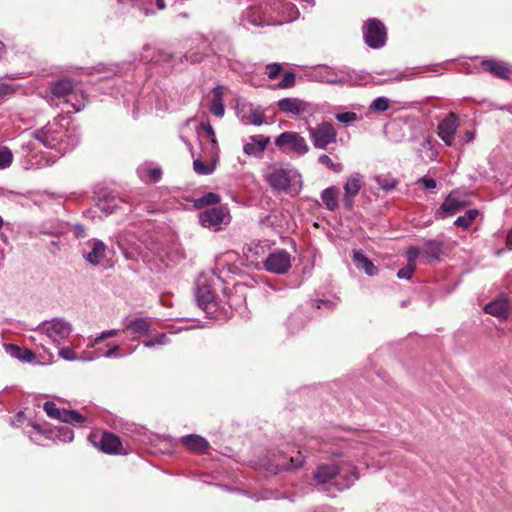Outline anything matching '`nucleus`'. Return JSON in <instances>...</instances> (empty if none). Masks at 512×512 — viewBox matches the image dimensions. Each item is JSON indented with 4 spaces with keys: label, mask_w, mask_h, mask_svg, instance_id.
I'll use <instances>...</instances> for the list:
<instances>
[{
    "label": "nucleus",
    "mask_w": 512,
    "mask_h": 512,
    "mask_svg": "<svg viewBox=\"0 0 512 512\" xmlns=\"http://www.w3.org/2000/svg\"><path fill=\"white\" fill-rule=\"evenodd\" d=\"M63 104L71 107V109L67 108L65 111L67 113L71 112H79L85 107V97L83 94L73 93L63 100Z\"/></svg>",
    "instance_id": "39"
},
{
    "label": "nucleus",
    "mask_w": 512,
    "mask_h": 512,
    "mask_svg": "<svg viewBox=\"0 0 512 512\" xmlns=\"http://www.w3.org/2000/svg\"><path fill=\"white\" fill-rule=\"evenodd\" d=\"M443 243L437 240H426L423 246V255L429 259H439Z\"/></svg>",
    "instance_id": "38"
},
{
    "label": "nucleus",
    "mask_w": 512,
    "mask_h": 512,
    "mask_svg": "<svg viewBox=\"0 0 512 512\" xmlns=\"http://www.w3.org/2000/svg\"><path fill=\"white\" fill-rule=\"evenodd\" d=\"M25 414L20 411L16 414V416L11 420V425L18 427L24 422Z\"/></svg>",
    "instance_id": "60"
},
{
    "label": "nucleus",
    "mask_w": 512,
    "mask_h": 512,
    "mask_svg": "<svg viewBox=\"0 0 512 512\" xmlns=\"http://www.w3.org/2000/svg\"><path fill=\"white\" fill-rule=\"evenodd\" d=\"M30 440L38 445H45V440L71 442L74 439V432L68 426H56L50 429L43 428L40 424H32L31 430L27 432Z\"/></svg>",
    "instance_id": "7"
},
{
    "label": "nucleus",
    "mask_w": 512,
    "mask_h": 512,
    "mask_svg": "<svg viewBox=\"0 0 512 512\" xmlns=\"http://www.w3.org/2000/svg\"><path fill=\"white\" fill-rule=\"evenodd\" d=\"M282 72V66L279 63H272L266 66L265 73L269 79H276Z\"/></svg>",
    "instance_id": "52"
},
{
    "label": "nucleus",
    "mask_w": 512,
    "mask_h": 512,
    "mask_svg": "<svg viewBox=\"0 0 512 512\" xmlns=\"http://www.w3.org/2000/svg\"><path fill=\"white\" fill-rule=\"evenodd\" d=\"M194 171L199 175H209L213 172L214 167L204 164L200 159L193 162Z\"/></svg>",
    "instance_id": "50"
},
{
    "label": "nucleus",
    "mask_w": 512,
    "mask_h": 512,
    "mask_svg": "<svg viewBox=\"0 0 512 512\" xmlns=\"http://www.w3.org/2000/svg\"><path fill=\"white\" fill-rule=\"evenodd\" d=\"M363 33L365 42L369 47L377 49L384 46L386 41V29L379 20H369L364 26Z\"/></svg>",
    "instance_id": "16"
},
{
    "label": "nucleus",
    "mask_w": 512,
    "mask_h": 512,
    "mask_svg": "<svg viewBox=\"0 0 512 512\" xmlns=\"http://www.w3.org/2000/svg\"><path fill=\"white\" fill-rule=\"evenodd\" d=\"M481 67L501 79H508L512 74V66L494 58H483Z\"/></svg>",
    "instance_id": "22"
},
{
    "label": "nucleus",
    "mask_w": 512,
    "mask_h": 512,
    "mask_svg": "<svg viewBox=\"0 0 512 512\" xmlns=\"http://www.w3.org/2000/svg\"><path fill=\"white\" fill-rule=\"evenodd\" d=\"M295 74L293 72H285L282 80L277 84V88L286 89L295 85Z\"/></svg>",
    "instance_id": "51"
},
{
    "label": "nucleus",
    "mask_w": 512,
    "mask_h": 512,
    "mask_svg": "<svg viewBox=\"0 0 512 512\" xmlns=\"http://www.w3.org/2000/svg\"><path fill=\"white\" fill-rule=\"evenodd\" d=\"M458 125V118L453 113H450L446 118L439 122L437 133L447 146H451L453 144Z\"/></svg>",
    "instance_id": "19"
},
{
    "label": "nucleus",
    "mask_w": 512,
    "mask_h": 512,
    "mask_svg": "<svg viewBox=\"0 0 512 512\" xmlns=\"http://www.w3.org/2000/svg\"><path fill=\"white\" fill-rule=\"evenodd\" d=\"M475 138V134L472 131H467L464 135L463 143L472 142Z\"/></svg>",
    "instance_id": "62"
},
{
    "label": "nucleus",
    "mask_w": 512,
    "mask_h": 512,
    "mask_svg": "<svg viewBox=\"0 0 512 512\" xmlns=\"http://www.w3.org/2000/svg\"><path fill=\"white\" fill-rule=\"evenodd\" d=\"M269 142L270 138L268 136H250L244 143L243 151L247 155L261 157Z\"/></svg>",
    "instance_id": "23"
},
{
    "label": "nucleus",
    "mask_w": 512,
    "mask_h": 512,
    "mask_svg": "<svg viewBox=\"0 0 512 512\" xmlns=\"http://www.w3.org/2000/svg\"><path fill=\"white\" fill-rule=\"evenodd\" d=\"M3 348L8 355L23 363H31L35 359V354L28 348L11 343L3 344Z\"/></svg>",
    "instance_id": "31"
},
{
    "label": "nucleus",
    "mask_w": 512,
    "mask_h": 512,
    "mask_svg": "<svg viewBox=\"0 0 512 512\" xmlns=\"http://www.w3.org/2000/svg\"><path fill=\"white\" fill-rule=\"evenodd\" d=\"M390 107V101L386 97H377L370 104L369 108L374 112H384Z\"/></svg>",
    "instance_id": "44"
},
{
    "label": "nucleus",
    "mask_w": 512,
    "mask_h": 512,
    "mask_svg": "<svg viewBox=\"0 0 512 512\" xmlns=\"http://www.w3.org/2000/svg\"><path fill=\"white\" fill-rule=\"evenodd\" d=\"M13 161V154L11 150L6 147L0 145V170L8 168Z\"/></svg>",
    "instance_id": "43"
},
{
    "label": "nucleus",
    "mask_w": 512,
    "mask_h": 512,
    "mask_svg": "<svg viewBox=\"0 0 512 512\" xmlns=\"http://www.w3.org/2000/svg\"><path fill=\"white\" fill-rule=\"evenodd\" d=\"M267 10L265 9V2L260 3L259 5L249 6L241 16V23L243 26L247 27L249 25L254 27H264L269 26L266 23Z\"/></svg>",
    "instance_id": "18"
},
{
    "label": "nucleus",
    "mask_w": 512,
    "mask_h": 512,
    "mask_svg": "<svg viewBox=\"0 0 512 512\" xmlns=\"http://www.w3.org/2000/svg\"><path fill=\"white\" fill-rule=\"evenodd\" d=\"M318 162L326 166L329 170L339 173L343 170L341 163H334L333 160L326 154H322L318 157Z\"/></svg>",
    "instance_id": "45"
},
{
    "label": "nucleus",
    "mask_w": 512,
    "mask_h": 512,
    "mask_svg": "<svg viewBox=\"0 0 512 512\" xmlns=\"http://www.w3.org/2000/svg\"><path fill=\"white\" fill-rule=\"evenodd\" d=\"M318 484L332 483L339 491L350 488L358 479L356 467L349 462L341 465L323 464L314 472Z\"/></svg>",
    "instance_id": "3"
},
{
    "label": "nucleus",
    "mask_w": 512,
    "mask_h": 512,
    "mask_svg": "<svg viewBox=\"0 0 512 512\" xmlns=\"http://www.w3.org/2000/svg\"><path fill=\"white\" fill-rule=\"evenodd\" d=\"M73 231L77 238H83L86 236V230L83 225H80V224L74 225Z\"/></svg>",
    "instance_id": "61"
},
{
    "label": "nucleus",
    "mask_w": 512,
    "mask_h": 512,
    "mask_svg": "<svg viewBox=\"0 0 512 512\" xmlns=\"http://www.w3.org/2000/svg\"><path fill=\"white\" fill-rule=\"evenodd\" d=\"M137 174L141 181L148 182H158L162 176V170L158 165H155L150 162H145L138 166Z\"/></svg>",
    "instance_id": "27"
},
{
    "label": "nucleus",
    "mask_w": 512,
    "mask_h": 512,
    "mask_svg": "<svg viewBox=\"0 0 512 512\" xmlns=\"http://www.w3.org/2000/svg\"><path fill=\"white\" fill-rule=\"evenodd\" d=\"M168 342H169V339H168L167 335L165 333H160V334L155 335L154 337H152L149 340L143 341V345L147 348H152L156 345H160V346L166 345V344H168Z\"/></svg>",
    "instance_id": "48"
},
{
    "label": "nucleus",
    "mask_w": 512,
    "mask_h": 512,
    "mask_svg": "<svg viewBox=\"0 0 512 512\" xmlns=\"http://www.w3.org/2000/svg\"><path fill=\"white\" fill-rule=\"evenodd\" d=\"M419 183L425 188V189H428V190H432L434 188H436L437 186V183H436V180L433 179V178H429V177H422L419 179Z\"/></svg>",
    "instance_id": "58"
},
{
    "label": "nucleus",
    "mask_w": 512,
    "mask_h": 512,
    "mask_svg": "<svg viewBox=\"0 0 512 512\" xmlns=\"http://www.w3.org/2000/svg\"><path fill=\"white\" fill-rule=\"evenodd\" d=\"M468 205H470L468 195L459 190H454L445 198L435 216L438 219H445L458 213Z\"/></svg>",
    "instance_id": "12"
},
{
    "label": "nucleus",
    "mask_w": 512,
    "mask_h": 512,
    "mask_svg": "<svg viewBox=\"0 0 512 512\" xmlns=\"http://www.w3.org/2000/svg\"><path fill=\"white\" fill-rule=\"evenodd\" d=\"M478 214H479V211L477 209H470V210L466 211L464 215L459 216L455 220V225L457 227L467 229L468 227H470L472 222L476 219Z\"/></svg>",
    "instance_id": "41"
},
{
    "label": "nucleus",
    "mask_w": 512,
    "mask_h": 512,
    "mask_svg": "<svg viewBox=\"0 0 512 512\" xmlns=\"http://www.w3.org/2000/svg\"><path fill=\"white\" fill-rule=\"evenodd\" d=\"M240 121L245 125L260 126L266 121L264 111L261 107H255L252 104L243 106L238 110Z\"/></svg>",
    "instance_id": "21"
},
{
    "label": "nucleus",
    "mask_w": 512,
    "mask_h": 512,
    "mask_svg": "<svg viewBox=\"0 0 512 512\" xmlns=\"http://www.w3.org/2000/svg\"><path fill=\"white\" fill-rule=\"evenodd\" d=\"M268 19L266 23L270 26L283 25L296 20L300 13L297 7L287 0L265 1Z\"/></svg>",
    "instance_id": "6"
},
{
    "label": "nucleus",
    "mask_w": 512,
    "mask_h": 512,
    "mask_svg": "<svg viewBox=\"0 0 512 512\" xmlns=\"http://www.w3.org/2000/svg\"><path fill=\"white\" fill-rule=\"evenodd\" d=\"M506 247L509 250H512V228L509 230L507 237H506Z\"/></svg>",
    "instance_id": "63"
},
{
    "label": "nucleus",
    "mask_w": 512,
    "mask_h": 512,
    "mask_svg": "<svg viewBox=\"0 0 512 512\" xmlns=\"http://www.w3.org/2000/svg\"><path fill=\"white\" fill-rule=\"evenodd\" d=\"M219 284V279L212 277L207 279L201 276L196 281L195 298L197 305L208 312L214 307L220 306V300L216 294L215 286Z\"/></svg>",
    "instance_id": "8"
},
{
    "label": "nucleus",
    "mask_w": 512,
    "mask_h": 512,
    "mask_svg": "<svg viewBox=\"0 0 512 512\" xmlns=\"http://www.w3.org/2000/svg\"><path fill=\"white\" fill-rule=\"evenodd\" d=\"M304 463V457L300 452L295 457H291L289 461H285L284 457H281L275 463H271L268 465L267 470L277 473L281 470H287L290 468H296L301 466Z\"/></svg>",
    "instance_id": "33"
},
{
    "label": "nucleus",
    "mask_w": 512,
    "mask_h": 512,
    "mask_svg": "<svg viewBox=\"0 0 512 512\" xmlns=\"http://www.w3.org/2000/svg\"><path fill=\"white\" fill-rule=\"evenodd\" d=\"M118 2H131L133 15H136V13H138L140 16L148 17L155 14L153 4L149 0H118Z\"/></svg>",
    "instance_id": "35"
},
{
    "label": "nucleus",
    "mask_w": 512,
    "mask_h": 512,
    "mask_svg": "<svg viewBox=\"0 0 512 512\" xmlns=\"http://www.w3.org/2000/svg\"><path fill=\"white\" fill-rule=\"evenodd\" d=\"M263 176L270 187L278 192L297 195L302 188L301 174L290 166L271 164L265 168Z\"/></svg>",
    "instance_id": "2"
},
{
    "label": "nucleus",
    "mask_w": 512,
    "mask_h": 512,
    "mask_svg": "<svg viewBox=\"0 0 512 512\" xmlns=\"http://www.w3.org/2000/svg\"><path fill=\"white\" fill-rule=\"evenodd\" d=\"M64 120V118L61 120L54 119L44 127L21 136L25 169L41 168L50 164L49 159L33 153L37 143L56 150L60 155H64L78 144L76 134L68 131L66 128L68 121L63 123Z\"/></svg>",
    "instance_id": "1"
},
{
    "label": "nucleus",
    "mask_w": 512,
    "mask_h": 512,
    "mask_svg": "<svg viewBox=\"0 0 512 512\" xmlns=\"http://www.w3.org/2000/svg\"><path fill=\"white\" fill-rule=\"evenodd\" d=\"M14 91V87L11 84L0 83V101L7 95Z\"/></svg>",
    "instance_id": "59"
},
{
    "label": "nucleus",
    "mask_w": 512,
    "mask_h": 512,
    "mask_svg": "<svg viewBox=\"0 0 512 512\" xmlns=\"http://www.w3.org/2000/svg\"><path fill=\"white\" fill-rule=\"evenodd\" d=\"M180 442L188 450L197 453L204 452L210 447L209 442L204 437L197 434L182 436Z\"/></svg>",
    "instance_id": "29"
},
{
    "label": "nucleus",
    "mask_w": 512,
    "mask_h": 512,
    "mask_svg": "<svg viewBox=\"0 0 512 512\" xmlns=\"http://www.w3.org/2000/svg\"><path fill=\"white\" fill-rule=\"evenodd\" d=\"M353 261L355 266L359 270H363L368 276H376L379 273L378 268L372 263L370 259H368L365 254L356 250L353 253Z\"/></svg>",
    "instance_id": "32"
},
{
    "label": "nucleus",
    "mask_w": 512,
    "mask_h": 512,
    "mask_svg": "<svg viewBox=\"0 0 512 512\" xmlns=\"http://www.w3.org/2000/svg\"><path fill=\"white\" fill-rule=\"evenodd\" d=\"M125 329L136 337L147 336L151 332V320L149 318L125 319Z\"/></svg>",
    "instance_id": "26"
},
{
    "label": "nucleus",
    "mask_w": 512,
    "mask_h": 512,
    "mask_svg": "<svg viewBox=\"0 0 512 512\" xmlns=\"http://www.w3.org/2000/svg\"><path fill=\"white\" fill-rule=\"evenodd\" d=\"M91 443L106 454H123L128 451L123 447L120 438L114 433L104 431L93 433L89 436Z\"/></svg>",
    "instance_id": "13"
},
{
    "label": "nucleus",
    "mask_w": 512,
    "mask_h": 512,
    "mask_svg": "<svg viewBox=\"0 0 512 512\" xmlns=\"http://www.w3.org/2000/svg\"><path fill=\"white\" fill-rule=\"evenodd\" d=\"M59 356L68 361H74L79 359L72 348L70 347H59Z\"/></svg>",
    "instance_id": "54"
},
{
    "label": "nucleus",
    "mask_w": 512,
    "mask_h": 512,
    "mask_svg": "<svg viewBox=\"0 0 512 512\" xmlns=\"http://www.w3.org/2000/svg\"><path fill=\"white\" fill-rule=\"evenodd\" d=\"M41 233L46 235L58 236L65 233V227L59 222L52 223L50 227H48L47 224H45L41 228Z\"/></svg>",
    "instance_id": "47"
},
{
    "label": "nucleus",
    "mask_w": 512,
    "mask_h": 512,
    "mask_svg": "<svg viewBox=\"0 0 512 512\" xmlns=\"http://www.w3.org/2000/svg\"><path fill=\"white\" fill-rule=\"evenodd\" d=\"M117 334H118V330H116V329H111V330H108V331H103L93 340V342L91 343V347H94L97 344H99L101 341H103V340H105L107 338H110V337H114Z\"/></svg>",
    "instance_id": "55"
},
{
    "label": "nucleus",
    "mask_w": 512,
    "mask_h": 512,
    "mask_svg": "<svg viewBox=\"0 0 512 512\" xmlns=\"http://www.w3.org/2000/svg\"><path fill=\"white\" fill-rule=\"evenodd\" d=\"M363 185V176L359 173L352 174L344 184V207L348 210L352 209L354 197L359 193Z\"/></svg>",
    "instance_id": "20"
},
{
    "label": "nucleus",
    "mask_w": 512,
    "mask_h": 512,
    "mask_svg": "<svg viewBox=\"0 0 512 512\" xmlns=\"http://www.w3.org/2000/svg\"><path fill=\"white\" fill-rule=\"evenodd\" d=\"M72 331V324L62 317L45 320L33 329L37 336H45L47 341L57 348L69 338Z\"/></svg>",
    "instance_id": "4"
},
{
    "label": "nucleus",
    "mask_w": 512,
    "mask_h": 512,
    "mask_svg": "<svg viewBox=\"0 0 512 512\" xmlns=\"http://www.w3.org/2000/svg\"><path fill=\"white\" fill-rule=\"evenodd\" d=\"M338 188L332 186L324 189L321 193V199L329 210H335L338 207Z\"/></svg>",
    "instance_id": "37"
},
{
    "label": "nucleus",
    "mask_w": 512,
    "mask_h": 512,
    "mask_svg": "<svg viewBox=\"0 0 512 512\" xmlns=\"http://www.w3.org/2000/svg\"><path fill=\"white\" fill-rule=\"evenodd\" d=\"M421 251L416 246H411L407 250V261L409 265H415L416 259L419 257Z\"/></svg>",
    "instance_id": "57"
},
{
    "label": "nucleus",
    "mask_w": 512,
    "mask_h": 512,
    "mask_svg": "<svg viewBox=\"0 0 512 512\" xmlns=\"http://www.w3.org/2000/svg\"><path fill=\"white\" fill-rule=\"evenodd\" d=\"M376 182H377L378 186L384 191H391L397 185V180H395L394 178H389V177H384V176H378L376 178Z\"/></svg>",
    "instance_id": "49"
},
{
    "label": "nucleus",
    "mask_w": 512,
    "mask_h": 512,
    "mask_svg": "<svg viewBox=\"0 0 512 512\" xmlns=\"http://www.w3.org/2000/svg\"><path fill=\"white\" fill-rule=\"evenodd\" d=\"M122 203L120 198L110 196L108 198L99 199L97 207L104 215H110L119 209Z\"/></svg>",
    "instance_id": "36"
},
{
    "label": "nucleus",
    "mask_w": 512,
    "mask_h": 512,
    "mask_svg": "<svg viewBox=\"0 0 512 512\" xmlns=\"http://www.w3.org/2000/svg\"><path fill=\"white\" fill-rule=\"evenodd\" d=\"M119 349V345H111L109 346L108 350L105 351V352H102L100 350H97L94 352L93 355H89V356H82L81 357V360L83 361H92V360H95L97 358H100V357H106V358H111V357H121L120 355H116V352L118 351Z\"/></svg>",
    "instance_id": "42"
},
{
    "label": "nucleus",
    "mask_w": 512,
    "mask_h": 512,
    "mask_svg": "<svg viewBox=\"0 0 512 512\" xmlns=\"http://www.w3.org/2000/svg\"><path fill=\"white\" fill-rule=\"evenodd\" d=\"M416 265H407L406 267L400 269L397 273V277L399 279L410 280L413 272L415 271Z\"/></svg>",
    "instance_id": "56"
},
{
    "label": "nucleus",
    "mask_w": 512,
    "mask_h": 512,
    "mask_svg": "<svg viewBox=\"0 0 512 512\" xmlns=\"http://www.w3.org/2000/svg\"><path fill=\"white\" fill-rule=\"evenodd\" d=\"M315 75L322 82L342 86L363 85L367 82L368 78L363 72L334 70L329 67L318 68Z\"/></svg>",
    "instance_id": "5"
},
{
    "label": "nucleus",
    "mask_w": 512,
    "mask_h": 512,
    "mask_svg": "<svg viewBox=\"0 0 512 512\" xmlns=\"http://www.w3.org/2000/svg\"><path fill=\"white\" fill-rule=\"evenodd\" d=\"M156 7L159 10H164L166 8V4H165L164 0H156Z\"/></svg>",
    "instance_id": "64"
},
{
    "label": "nucleus",
    "mask_w": 512,
    "mask_h": 512,
    "mask_svg": "<svg viewBox=\"0 0 512 512\" xmlns=\"http://www.w3.org/2000/svg\"><path fill=\"white\" fill-rule=\"evenodd\" d=\"M224 87L217 85L213 88L212 98L210 101V111L217 117H222L225 113L223 103Z\"/></svg>",
    "instance_id": "34"
},
{
    "label": "nucleus",
    "mask_w": 512,
    "mask_h": 512,
    "mask_svg": "<svg viewBox=\"0 0 512 512\" xmlns=\"http://www.w3.org/2000/svg\"><path fill=\"white\" fill-rule=\"evenodd\" d=\"M308 132L311 142L316 149L324 150L337 141V131L327 121H323L314 127H309Z\"/></svg>",
    "instance_id": "9"
},
{
    "label": "nucleus",
    "mask_w": 512,
    "mask_h": 512,
    "mask_svg": "<svg viewBox=\"0 0 512 512\" xmlns=\"http://www.w3.org/2000/svg\"><path fill=\"white\" fill-rule=\"evenodd\" d=\"M309 104L299 98H283L278 101L279 109L287 114L299 116L308 110Z\"/></svg>",
    "instance_id": "25"
},
{
    "label": "nucleus",
    "mask_w": 512,
    "mask_h": 512,
    "mask_svg": "<svg viewBox=\"0 0 512 512\" xmlns=\"http://www.w3.org/2000/svg\"><path fill=\"white\" fill-rule=\"evenodd\" d=\"M484 311L492 316L507 319L509 316V303L505 297H499L485 305Z\"/></svg>",
    "instance_id": "28"
},
{
    "label": "nucleus",
    "mask_w": 512,
    "mask_h": 512,
    "mask_svg": "<svg viewBox=\"0 0 512 512\" xmlns=\"http://www.w3.org/2000/svg\"><path fill=\"white\" fill-rule=\"evenodd\" d=\"M211 51L225 57L235 55L229 37L224 34L214 36L211 42Z\"/></svg>",
    "instance_id": "30"
},
{
    "label": "nucleus",
    "mask_w": 512,
    "mask_h": 512,
    "mask_svg": "<svg viewBox=\"0 0 512 512\" xmlns=\"http://www.w3.org/2000/svg\"><path fill=\"white\" fill-rule=\"evenodd\" d=\"M264 267L271 273L286 274L291 268V255L283 249L275 250L265 259Z\"/></svg>",
    "instance_id": "15"
},
{
    "label": "nucleus",
    "mask_w": 512,
    "mask_h": 512,
    "mask_svg": "<svg viewBox=\"0 0 512 512\" xmlns=\"http://www.w3.org/2000/svg\"><path fill=\"white\" fill-rule=\"evenodd\" d=\"M107 252V245L96 238L89 239L81 248L83 258L92 266L99 265L106 258Z\"/></svg>",
    "instance_id": "14"
},
{
    "label": "nucleus",
    "mask_w": 512,
    "mask_h": 512,
    "mask_svg": "<svg viewBox=\"0 0 512 512\" xmlns=\"http://www.w3.org/2000/svg\"><path fill=\"white\" fill-rule=\"evenodd\" d=\"M199 129H202L207 134V136L211 140L212 146L214 147L216 145V138H215V131H214L212 125L208 121L201 122V124L199 125Z\"/></svg>",
    "instance_id": "53"
},
{
    "label": "nucleus",
    "mask_w": 512,
    "mask_h": 512,
    "mask_svg": "<svg viewBox=\"0 0 512 512\" xmlns=\"http://www.w3.org/2000/svg\"><path fill=\"white\" fill-rule=\"evenodd\" d=\"M221 198L218 194L209 192L204 194L203 196L194 200V206L196 208H203L209 205H215L220 202Z\"/></svg>",
    "instance_id": "40"
},
{
    "label": "nucleus",
    "mask_w": 512,
    "mask_h": 512,
    "mask_svg": "<svg viewBox=\"0 0 512 512\" xmlns=\"http://www.w3.org/2000/svg\"><path fill=\"white\" fill-rule=\"evenodd\" d=\"M43 409L50 418L59 420L63 423L77 425L85 421V417L77 411L60 409L52 401L45 402Z\"/></svg>",
    "instance_id": "17"
},
{
    "label": "nucleus",
    "mask_w": 512,
    "mask_h": 512,
    "mask_svg": "<svg viewBox=\"0 0 512 512\" xmlns=\"http://www.w3.org/2000/svg\"><path fill=\"white\" fill-rule=\"evenodd\" d=\"M230 221L229 210L222 206L206 209L199 214L200 224L214 231L222 230Z\"/></svg>",
    "instance_id": "10"
},
{
    "label": "nucleus",
    "mask_w": 512,
    "mask_h": 512,
    "mask_svg": "<svg viewBox=\"0 0 512 512\" xmlns=\"http://www.w3.org/2000/svg\"><path fill=\"white\" fill-rule=\"evenodd\" d=\"M73 82L70 79H61L54 83L51 89V96L47 99V102L50 106H59L58 102H55L56 99L65 98L72 94L73 92Z\"/></svg>",
    "instance_id": "24"
},
{
    "label": "nucleus",
    "mask_w": 512,
    "mask_h": 512,
    "mask_svg": "<svg viewBox=\"0 0 512 512\" xmlns=\"http://www.w3.org/2000/svg\"><path fill=\"white\" fill-rule=\"evenodd\" d=\"M275 145L284 153H294L299 156L309 151L304 137L296 132H283L275 138Z\"/></svg>",
    "instance_id": "11"
},
{
    "label": "nucleus",
    "mask_w": 512,
    "mask_h": 512,
    "mask_svg": "<svg viewBox=\"0 0 512 512\" xmlns=\"http://www.w3.org/2000/svg\"><path fill=\"white\" fill-rule=\"evenodd\" d=\"M335 119L337 121H339L340 123H343L345 125H350V124L358 121L360 118L355 112L347 111V112L336 113Z\"/></svg>",
    "instance_id": "46"
}]
</instances>
